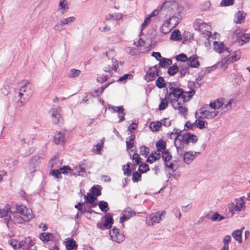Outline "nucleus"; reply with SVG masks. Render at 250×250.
I'll use <instances>...</instances> for the list:
<instances>
[{
    "instance_id": "23",
    "label": "nucleus",
    "mask_w": 250,
    "mask_h": 250,
    "mask_svg": "<svg viewBox=\"0 0 250 250\" xmlns=\"http://www.w3.org/2000/svg\"><path fill=\"white\" fill-rule=\"evenodd\" d=\"M146 74L145 76V80L147 82H151L153 81L155 79L156 75L155 71L153 70V67H150L148 68V70L146 71Z\"/></svg>"
},
{
    "instance_id": "2",
    "label": "nucleus",
    "mask_w": 250,
    "mask_h": 250,
    "mask_svg": "<svg viewBox=\"0 0 250 250\" xmlns=\"http://www.w3.org/2000/svg\"><path fill=\"white\" fill-rule=\"evenodd\" d=\"M170 12V18L166 21L167 25L173 28L177 26L182 19L181 10L177 4H173L171 8L168 9Z\"/></svg>"
},
{
    "instance_id": "21",
    "label": "nucleus",
    "mask_w": 250,
    "mask_h": 250,
    "mask_svg": "<svg viewBox=\"0 0 250 250\" xmlns=\"http://www.w3.org/2000/svg\"><path fill=\"white\" fill-rule=\"evenodd\" d=\"M190 66L187 63H180L179 68L180 71V77L183 78L187 74H189V67Z\"/></svg>"
},
{
    "instance_id": "12",
    "label": "nucleus",
    "mask_w": 250,
    "mask_h": 250,
    "mask_svg": "<svg viewBox=\"0 0 250 250\" xmlns=\"http://www.w3.org/2000/svg\"><path fill=\"white\" fill-rule=\"evenodd\" d=\"M18 245L19 248H22L23 250H37L36 246L32 249V247L34 245V243L30 237H26L23 240L21 241Z\"/></svg>"
},
{
    "instance_id": "37",
    "label": "nucleus",
    "mask_w": 250,
    "mask_h": 250,
    "mask_svg": "<svg viewBox=\"0 0 250 250\" xmlns=\"http://www.w3.org/2000/svg\"><path fill=\"white\" fill-rule=\"evenodd\" d=\"M172 61L170 59H167L165 58H162L161 60H159V65L161 67H166L172 64Z\"/></svg>"
},
{
    "instance_id": "38",
    "label": "nucleus",
    "mask_w": 250,
    "mask_h": 250,
    "mask_svg": "<svg viewBox=\"0 0 250 250\" xmlns=\"http://www.w3.org/2000/svg\"><path fill=\"white\" fill-rule=\"evenodd\" d=\"M244 30L241 28L240 27L237 28L233 33V38L235 39V42L236 41H238L239 38H241V37L244 34Z\"/></svg>"
},
{
    "instance_id": "4",
    "label": "nucleus",
    "mask_w": 250,
    "mask_h": 250,
    "mask_svg": "<svg viewBox=\"0 0 250 250\" xmlns=\"http://www.w3.org/2000/svg\"><path fill=\"white\" fill-rule=\"evenodd\" d=\"M10 213L14 215V211H11L10 206L9 204H6L3 208L0 209V217L4 218V222L8 229L13 224Z\"/></svg>"
},
{
    "instance_id": "31",
    "label": "nucleus",
    "mask_w": 250,
    "mask_h": 250,
    "mask_svg": "<svg viewBox=\"0 0 250 250\" xmlns=\"http://www.w3.org/2000/svg\"><path fill=\"white\" fill-rule=\"evenodd\" d=\"M169 98L168 97V92L167 91V93L165 95V98H161V102L159 106V109L160 110H163L167 107L168 103L167 99H168Z\"/></svg>"
},
{
    "instance_id": "30",
    "label": "nucleus",
    "mask_w": 250,
    "mask_h": 250,
    "mask_svg": "<svg viewBox=\"0 0 250 250\" xmlns=\"http://www.w3.org/2000/svg\"><path fill=\"white\" fill-rule=\"evenodd\" d=\"M250 40V33H244L241 38H239L238 41L236 42H237L239 45H242L245 43L248 42Z\"/></svg>"
},
{
    "instance_id": "7",
    "label": "nucleus",
    "mask_w": 250,
    "mask_h": 250,
    "mask_svg": "<svg viewBox=\"0 0 250 250\" xmlns=\"http://www.w3.org/2000/svg\"><path fill=\"white\" fill-rule=\"evenodd\" d=\"M198 140V137L196 135L191 134L189 132H187L184 134L182 137V146H183V150L188 149V146L189 143H191L193 144H195Z\"/></svg>"
},
{
    "instance_id": "49",
    "label": "nucleus",
    "mask_w": 250,
    "mask_h": 250,
    "mask_svg": "<svg viewBox=\"0 0 250 250\" xmlns=\"http://www.w3.org/2000/svg\"><path fill=\"white\" fill-rule=\"evenodd\" d=\"M205 25V23L202 21H196L193 27L195 30L203 32V26Z\"/></svg>"
},
{
    "instance_id": "32",
    "label": "nucleus",
    "mask_w": 250,
    "mask_h": 250,
    "mask_svg": "<svg viewBox=\"0 0 250 250\" xmlns=\"http://www.w3.org/2000/svg\"><path fill=\"white\" fill-rule=\"evenodd\" d=\"M54 142L56 144H59L62 143L64 140V135L63 133L59 132H57L54 137Z\"/></svg>"
},
{
    "instance_id": "9",
    "label": "nucleus",
    "mask_w": 250,
    "mask_h": 250,
    "mask_svg": "<svg viewBox=\"0 0 250 250\" xmlns=\"http://www.w3.org/2000/svg\"><path fill=\"white\" fill-rule=\"evenodd\" d=\"M169 92L168 93V97L170 98L172 95L175 97V99L178 100L179 98L183 99L184 103L187 102L186 95L184 94L183 90L179 87H169Z\"/></svg>"
},
{
    "instance_id": "42",
    "label": "nucleus",
    "mask_w": 250,
    "mask_h": 250,
    "mask_svg": "<svg viewBox=\"0 0 250 250\" xmlns=\"http://www.w3.org/2000/svg\"><path fill=\"white\" fill-rule=\"evenodd\" d=\"M65 247L67 250H72L77 247V244L74 240L70 239L65 242Z\"/></svg>"
},
{
    "instance_id": "55",
    "label": "nucleus",
    "mask_w": 250,
    "mask_h": 250,
    "mask_svg": "<svg viewBox=\"0 0 250 250\" xmlns=\"http://www.w3.org/2000/svg\"><path fill=\"white\" fill-rule=\"evenodd\" d=\"M225 217L221 215L218 213L216 212L214 213L211 217V220L212 221H221L224 219Z\"/></svg>"
},
{
    "instance_id": "48",
    "label": "nucleus",
    "mask_w": 250,
    "mask_h": 250,
    "mask_svg": "<svg viewBox=\"0 0 250 250\" xmlns=\"http://www.w3.org/2000/svg\"><path fill=\"white\" fill-rule=\"evenodd\" d=\"M85 200L87 203L93 204L97 200V197L91 193H87L86 196H84Z\"/></svg>"
},
{
    "instance_id": "45",
    "label": "nucleus",
    "mask_w": 250,
    "mask_h": 250,
    "mask_svg": "<svg viewBox=\"0 0 250 250\" xmlns=\"http://www.w3.org/2000/svg\"><path fill=\"white\" fill-rule=\"evenodd\" d=\"M156 85L159 88L166 87V84L163 77H159L155 82Z\"/></svg>"
},
{
    "instance_id": "34",
    "label": "nucleus",
    "mask_w": 250,
    "mask_h": 250,
    "mask_svg": "<svg viewBox=\"0 0 250 250\" xmlns=\"http://www.w3.org/2000/svg\"><path fill=\"white\" fill-rule=\"evenodd\" d=\"M170 39L175 41H179L182 40V35L179 30L173 31L170 35Z\"/></svg>"
},
{
    "instance_id": "17",
    "label": "nucleus",
    "mask_w": 250,
    "mask_h": 250,
    "mask_svg": "<svg viewBox=\"0 0 250 250\" xmlns=\"http://www.w3.org/2000/svg\"><path fill=\"white\" fill-rule=\"evenodd\" d=\"M198 152H193L189 151L186 152L183 155L184 161L188 165L190 164L193 160L196 158L197 154H199Z\"/></svg>"
},
{
    "instance_id": "33",
    "label": "nucleus",
    "mask_w": 250,
    "mask_h": 250,
    "mask_svg": "<svg viewBox=\"0 0 250 250\" xmlns=\"http://www.w3.org/2000/svg\"><path fill=\"white\" fill-rule=\"evenodd\" d=\"M39 238L43 242H47L53 238V234L51 233H42L39 235Z\"/></svg>"
},
{
    "instance_id": "29",
    "label": "nucleus",
    "mask_w": 250,
    "mask_h": 250,
    "mask_svg": "<svg viewBox=\"0 0 250 250\" xmlns=\"http://www.w3.org/2000/svg\"><path fill=\"white\" fill-rule=\"evenodd\" d=\"M160 158L161 154L160 152L157 153L156 151H153L149 156L146 160V162L149 164H152L156 160L160 159Z\"/></svg>"
},
{
    "instance_id": "57",
    "label": "nucleus",
    "mask_w": 250,
    "mask_h": 250,
    "mask_svg": "<svg viewBox=\"0 0 250 250\" xmlns=\"http://www.w3.org/2000/svg\"><path fill=\"white\" fill-rule=\"evenodd\" d=\"M89 205L85 204L83 206V204H81L79 202V211H81V213H84L85 212H87V211L90 210V209H88Z\"/></svg>"
},
{
    "instance_id": "51",
    "label": "nucleus",
    "mask_w": 250,
    "mask_h": 250,
    "mask_svg": "<svg viewBox=\"0 0 250 250\" xmlns=\"http://www.w3.org/2000/svg\"><path fill=\"white\" fill-rule=\"evenodd\" d=\"M140 152L141 155L146 157L149 153V148L146 146H142L140 147Z\"/></svg>"
},
{
    "instance_id": "10",
    "label": "nucleus",
    "mask_w": 250,
    "mask_h": 250,
    "mask_svg": "<svg viewBox=\"0 0 250 250\" xmlns=\"http://www.w3.org/2000/svg\"><path fill=\"white\" fill-rule=\"evenodd\" d=\"M61 173L72 174L73 170L69 166H64L60 167L59 169L52 170L50 172V175L58 179L62 178Z\"/></svg>"
},
{
    "instance_id": "28",
    "label": "nucleus",
    "mask_w": 250,
    "mask_h": 250,
    "mask_svg": "<svg viewBox=\"0 0 250 250\" xmlns=\"http://www.w3.org/2000/svg\"><path fill=\"white\" fill-rule=\"evenodd\" d=\"M241 57V52L240 50L236 51L232 53V55L229 57L226 62L227 63L233 62L238 60Z\"/></svg>"
},
{
    "instance_id": "13",
    "label": "nucleus",
    "mask_w": 250,
    "mask_h": 250,
    "mask_svg": "<svg viewBox=\"0 0 250 250\" xmlns=\"http://www.w3.org/2000/svg\"><path fill=\"white\" fill-rule=\"evenodd\" d=\"M236 202L235 205L234 203H231L229 205V213H231V217L233 215L235 211H240L244 205V200L242 197H240L239 199H236Z\"/></svg>"
},
{
    "instance_id": "50",
    "label": "nucleus",
    "mask_w": 250,
    "mask_h": 250,
    "mask_svg": "<svg viewBox=\"0 0 250 250\" xmlns=\"http://www.w3.org/2000/svg\"><path fill=\"white\" fill-rule=\"evenodd\" d=\"M162 126V122L158 121L153 122L150 125V127L152 131H158Z\"/></svg>"
},
{
    "instance_id": "54",
    "label": "nucleus",
    "mask_w": 250,
    "mask_h": 250,
    "mask_svg": "<svg viewBox=\"0 0 250 250\" xmlns=\"http://www.w3.org/2000/svg\"><path fill=\"white\" fill-rule=\"evenodd\" d=\"M138 170L140 173H145L149 170V166L146 164H141L139 167Z\"/></svg>"
},
{
    "instance_id": "8",
    "label": "nucleus",
    "mask_w": 250,
    "mask_h": 250,
    "mask_svg": "<svg viewBox=\"0 0 250 250\" xmlns=\"http://www.w3.org/2000/svg\"><path fill=\"white\" fill-rule=\"evenodd\" d=\"M166 214V212L164 210L152 213L146 218V223L149 225H153L155 224L159 223L162 218L165 217Z\"/></svg>"
},
{
    "instance_id": "39",
    "label": "nucleus",
    "mask_w": 250,
    "mask_h": 250,
    "mask_svg": "<svg viewBox=\"0 0 250 250\" xmlns=\"http://www.w3.org/2000/svg\"><path fill=\"white\" fill-rule=\"evenodd\" d=\"M112 67H110V66H109L108 67L104 68V71L106 72H109L110 71L111 69L114 70L115 71L117 70L119 65H118V62L117 60H116L114 58H112Z\"/></svg>"
},
{
    "instance_id": "1",
    "label": "nucleus",
    "mask_w": 250,
    "mask_h": 250,
    "mask_svg": "<svg viewBox=\"0 0 250 250\" xmlns=\"http://www.w3.org/2000/svg\"><path fill=\"white\" fill-rule=\"evenodd\" d=\"M33 92V85L29 83H25L20 88L19 91L16 93L15 100L21 106L28 101Z\"/></svg>"
},
{
    "instance_id": "16",
    "label": "nucleus",
    "mask_w": 250,
    "mask_h": 250,
    "mask_svg": "<svg viewBox=\"0 0 250 250\" xmlns=\"http://www.w3.org/2000/svg\"><path fill=\"white\" fill-rule=\"evenodd\" d=\"M123 216L120 219L121 223L128 220L131 217L135 215L136 213L134 210H132L129 207H127L123 211Z\"/></svg>"
},
{
    "instance_id": "52",
    "label": "nucleus",
    "mask_w": 250,
    "mask_h": 250,
    "mask_svg": "<svg viewBox=\"0 0 250 250\" xmlns=\"http://www.w3.org/2000/svg\"><path fill=\"white\" fill-rule=\"evenodd\" d=\"M188 58L187 56V55L184 53H181L176 56V60L177 61H181L185 63L188 62Z\"/></svg>"
},
{
    "instance_id": "53",
    "label": "nucleus",
    "mask_w": 250,
    "mask_h": 250,
    "mask_svg": "<svg viewBox=\"0 0 250 250\" xmlns=\"http://www.w3.org/2000/svg\"><path fill=\"white\" fill-rule=\"evenodd\" d=\"M104 144V139H103L101 141V143H98L95 146V147L96 148L95 149L93 150L94 152H96L97 154H100L101 150L102 149Z\"/></svg>"
},
{
    "instance_id": "44",
    "label": "nucleus",
    "mask_w": 250,
    "mask_h": 250,
    "mask_svg": "<svg viewBox=\"0 0 250 250\" xmlns=\"http://www.w3.org/2000/svg\"><path fill=\"white\" fill-rule=\"evenodd\" d=\"M113 219L111 215H110L109 216L107 217L104 223V227L105 228V229H109L111 227L112 225L113 224Z\"/></svg>"
},
{
    "instance_id": "24",
    "label": "nucleus",
    "mask_w": 250,
    "mask_h": 250,
    "mask_svg": "<svg viewBox=\"0 0 250 250\" xmlns=\"http://www.w3.org/2000/svg\"><path fill=\"white\" fill-rule=\"evenodd\" d=\"M213 45L214 49L216 52L219 53H223L226 50L228 52H229V48L226 47L223 42L219 43L217 42H215L213 43Z\"/></svg>"
},
{
    "instance_id": "59",
    "label": "nucleus",
    "mask_w": 250,
    "mask_h": 250,
    "mask_svg": "<svg viewBox=\"0 0 250 250\" xmlns=\"http://www.w3.org/2000/svg\"><path fill=\"white\" fill-rule=\"evenodd\" d=\"M75 18L73 17H70L68 18L62 19L61 20L62 23L64 25L67 24L70 22H72L75 20Z\"/></svg>"
},
{
    "instance_id": "47",
    "label": "nucleus",
    "mask_w": 250,
    "mask_h": 250,
    "mask_svg": "<svg viewBox=\"0 0 250 250\" xmlns=\"http://www.w3.org/2000/svg\"><path fill=\"white\" fill-rule=\"evenodd\" d=\"M197 119L194 122L195 126L201 129L205 128L206 127L205 124L208 125L207 122L198 119Z\"/></svg>"
},
{
    "instance_id": "19",
    "label": "nucleus",
    "mask_w": 250,
    "mask_h": 250,
    "mask_svg": "<svg viewBox=\"0 0 250 250\" xmlns=\"http://www.w3.org/2000/svg\"><path fill=\"white\" fill-rule=\"evenodd\" d=\"M108 108L113 109L114 112H117L118 113V116L120 118L119 122H122L125 120V113L124 112V109L123 106H115L113 105H109Z\"/></svg>"
},
{
    "instance_id": "63",
    "label": "nucleus",
    "mask_w": 250,
    "mask_h": 250,
    "mask_svg": "<svg viewBox=\"0 0 250 250\" xmlns=\"http://www.w3.org/2000/svg\"><path fill=\"white\" fill-rule=\"evenodd\" d=\"M151 21V19L150 17L147 16L144 22L141 24V30L143 31L144 28H145L150 22Z\"/></svg>"
},
{
    "instance_id": "20",
    "label": "nucleus",
    "mask_w": 250,
    "mask_h": 250,
    "mask_svg": "<svg viewBox=\"0 0 250 250\" xmlns=\"http://www.w3.org/2000/svg\"><path fill=\"white\" fill-rule=\"evenodd\" d=\"M69 9V2L67 0H61L59 1L57 11H61L62 15L67 12Z\"/></svg>"
},
{
    "instance_id": "6",
    "label": "nucleus",
    "mask_w": 250,
    "mask_h": 250,
    "mask_svg": "<svg viewBox=\"0 0 250 250\" xmlns=\"http://www.w3.org/2000/svg\"><path fill=\"white\" fill-rule=\"evenodd\" d=\"M232 99H230L227 104H225L223 99H217L213 102H210V105L211 109H219L222 108L223 112H225L231 108V104L232 103Z\"/></svg>"
},
{
    "instance_id": "5",
    "label": "nucleus",
    "mask_w": 250,
    "mask_h": 250,
    "mask_svg": "<svg viewBox=\"0 0 250 250\" xmlns=\"http://www.w3.org/2000/svg\"><path fill=\"white\" fill-rule=\"evenodd\" d=\"M15 208L16 211H14V214L18 213L24 216V219L26 220V222L29 221L31 219L34 217L32 210L30 208H27L25 206L17 204Z\"/></svg>"
},
{
    "instance_id": "46",
    "label": "nucleus",
    "mask_w": 250,
    "mask_h": 250,
    "mask_svg": "<svg viewBox=\"0 0 250 250\" xmlns=\"http://www.w3.org/2000/svg\"><path fill=\"white\" fill-rule=\"evenodd\" d=\"M162 158L164 161L165 163H167L171 160L172 156L168 150H166L164 151L163 153H162Z\"/></svg>"
},
{
    "instance_id": "3",
    "label": "nucleus",
    "mask_w": 250,
    "mask_h": 250,
    "mask_svg": "<svg viewBox=\"0 0 250 250\" xmlns=\"http://www.w3.org/2000/svg\"><path fill=\"white\" fill-rule=\"evenodd\" d=\"M210 110L211 109L210 104H205L195 112V118L198 119L205 118L212 119L214 118L217 116L218 111L214 110L211 111Z\"/></svg>"
},
{
    "instance_id": "11",
    "label": "nucleus",
    "mask_w": 250,
    "mask_h": 250,
    "mask_svg": "<svg viewBox=\"0 0 250 250\" xmlns=\"http://www.w3.org/2000/svg\"><path fill=\"white\" fill-rule=\"evenodd\" d=\"M174 131H175L174 134L176 135L174 139V146L176 148L177 153L182 156L183 155L184 146H182V139L179 138V137L181 135L182 131L177 128H174Z\"/></svg>"
},
{
    "instance_id": "64",
    "label": "nucleus",
    "mask_w": 250,
    "mask_h": 250,
    "mask_svg": "<svg viewBox=\"0 0 250 250\" xmlns=\"http://www.w3.org/2000/svg\"><path fill=\"white\" fill-rule=\"evenodd\" d=\"M133 75L132 74H125L123 76L120 77L118 81L123 82L124 81H125L127 79H131L133 78Z\"/></svg>"
},
{
    "instance_id": "15",
    "label": "nucleus",
    "mask_w": 250,
    "mask_h": 250,
    "mask_svg": "<svg viewBox=\"0 0 250 250\" xmlns=\"http://www.w3.org/2000/svg\"><path fill=\"white\" fill-rule=\"evenodd\" d=\"M52 116V121L54 124H58L62 118L61 113V109L60 108H53L50 110Z\"/></svg>"
},
{
    "instance_id": "56",
    "label": "nucleus",
    "mask_w": 250,
    "mask_h": 250,
    "mask_svg": "<svg viewBox=\"0 0 250 250\" xmlns=\"http://www.w3.org/2000/svg\"><path fill=\"white\" fill-rule=\"evenodd\" d=\"M141 174L140 172L135 171L132 174V180L134 182H137L141 180Z\"/></svg>"
},
{
    "instance_id": "62",
    "label": "nucleus",
    "mask_w": 250,
    "mask_h": 250,
    "mask_svg": "<svg viewBox=\"0 0 250 250\" xmlns=\"http://www.w3.org/2000/svg\"><path fill=\"white\" fill-rule=\"evenodd\" d=\"M132 160L135 161L136 165H139L141 163V158L138 154L135 153L132 156Z\"/></svg>"
},
{
    "instance_id": "35",
    "label": "nucleus",
    "mask_w": 250,
    "mask_h": 250,
    "mask_svg": "<svg viewBox=\"0 0 250 250\" xmlns=\"http://www.w3.org/2000/svg\"><path fill=\"white\" fill-rule=\"evenodd\" d=\"M156 146L157 148V150L159 152H162V151L166 150L167 144L165 141L163 140H159L156 144Z\"/></svg>"
},
{
    "instance_id": "22",
    "label": "nucleus",
    "mask_w": 250,
    "mask_h": 250,
    "mask_svg": "<svg viewBox=\"0 0 250 250\" xmlns=\"http://www.w3.org/2000/svg\"><path fill=\"white\" fill-rule=\"evenodd\" d=\"M187 63L192 68H198L200 65V62L197 60L196 55H192L190 57Z\"/></svg>"
},
{
    "instance_id": "60",
    "label": "nucleus",
    "mask_w": 250,
    "mask_h": 250,
    "mask_svg": "<svg viewBox=\"0 0 250 250\" xmlns=\"http://www.w3.org/2000/svg\"><path fill=\"white\" fill-rule=\"evenodd\" d=\"M210 5V4L209 2L206 1H205L204 3L200 4V8L202 10L206 11L209 8Z\"/></svg>"
},
{
    "instance_id": "18",
    "label": "nucleus",
    "mask_w": 250,
    "mask_h": 250,
    "mask_svg": "<svg viewBox=\"0 0 250 250\" xmlns=\"http://www.w3.org/2000/svg\"><path fill=\"white\" fill-rule=\"evenodd\" d=\"M170 103L175 109L178 110L179 113L184 115V114L187 112V109L185 107L181 105V104L180 102H178V100L175 99H170Z\"/></svg>"
},
{
    "instance_id": "41",
    "label": "nucleus",
    "mask_w": 250,
    "mask_h": 250,
    "mask_svg": "<svg viewBox=\"0 0 250 250\" xmlns=\"http://www.w3.org/2000/svg\"><path fill=\"white\" fill-rule=\"evenodd\" d=\"M98 205L103 212H106L109 210L108 203L105 201H100L99 202Z\"/></svg>"
},
{
    "instance_id": "14",
    "label": "nucleus",
    "mask_w": 250,
    "mask_h": 250,
    "mask_svg": "<svg viewBox=\"0 0 250 250\" xmlns=\"http://www.w3.org/2000/svg\"><path fill=\"white\" fill-rule=\"evenodd\" d=\"M109 235L112 239L117 243H120L124 240V235L120 232V230L116 228L109 230Z\"/></svg>"
},
{
    "instance_id": "61",
    "label": "nucleus",
    "mask_w": 250,
    "mask_h": 250,
    "mask_svg": "<svg viewBox=\"0 0 250 250\" xmlns=\"http://www.w3.org/2000/svg\"><path fill=\"white\" fill-rule=\"evenodd\" d=\"M233 4V0H222L220 5L221 6H228Z\"/></svg>"
},
{
    "instance_id": "25",
    "label": "nucleus",
    "mask_w": 250,
    "mask_h": 250,
    "mask_svg": "<svg viewBox=\"0 0 250 250\" xmlns=\"http://www.w3.org/2000/svg\"><path fill=\"white\" fill-rule=\"evenodd\" d=\"M90 168V166L89 165L88 162L84 160L83 163L79 165V176H83L86 174V170Z\"/></svg>"
},
{
    "instance_id": "27",
    "label": "nucleus",
    "mask_w": 250,
    "mask_h": 250,
    "mask_svg": "<svg viewBox=\"0 0 250 250\" xmlns=\"http://www.w3.org/2000/svg\"><path fill=\"white\" fill-rule=\"evenodd\" d=\"M193 39V34L189 31H185L182 35V40H183V43L190 42Z\"/></svg>"
},
{
    "instance_id": "43",
    "label": "nucleus",
    "mask_w": 250,
    "mask_h": 250,
    "mask_svg": "<svg viewBox=\"0 0 250 250\" xmlns=\"http://www.w3.org/2000/svg\"><path fill=\"white\" fill-rule=\"evenodd\" d=\"M101 187L99 185H95L93 186L91 188V192L93 195L96 196H99L101 195V189L100 188Z\"/></svg>"
},
{
    "instance_id": "26",
    "label": "nucleus",
    "mask_w": 250,
    "mask_h": 250,
    "mask_svg": "<svg viewBox=\"0 0 250 250\" xmlns=\"http://www.w3.org/2000/svg\"><path fill=\"white\" fill-rule=\"evenodd\" d=\"M246 13L243 11H239L235 14V20L234 21L236 23H242L245 21Z\"/></svg>"
},
{
    "instance_id": "58",
    "label": "nucleus",
    "mask_w": 250,
    "mask_h": 250,
    "mask_svg": "<svg viewBox=\"0 0 250 250\" xmlns=\"http://www.w3.org/2000/svg\"><path fill=\"white\" fill-rule=\"evenodd\" d=\"M195 90L194 89H191L188 92H184V94L186 95V99L187 102L188 101L192 96L195 94Z\"/></svg>"
},
{
    "instance_id": "40",
    "label": "nucleus",
    "mask_w": 250,
    "mask_h": 250,
    "mask_svg": "<svg viewBox=\"0 0 250 250\" xmlns=\"http://www.w3.org/2000/svg\"><path fill=\"white\" fill-rule=\"evenodd\" d=\"M179 66L174 64L168 68L167 73L170 76H174L179 71Z\"/></svg>"
},
{
    "instance_id": "36",
    "label": "nucleus",
    "mask_w": 250,
    "mask_h": 250,
    "mask_svg": "<svg viewBox=\"0 0 250 250\" xmlns=\"http://www.w3.org/2000/svg\"><path fill=\"white\" fill-rule=\"evenodd\" d=\"M242 230L237 229L232 232V236L236 241H238L239 243H241L242 241Z\"/></svg>"
}]
</instances>
